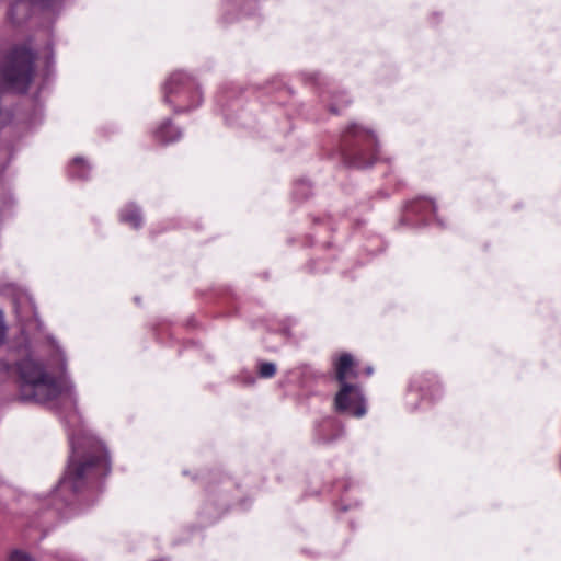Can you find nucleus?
Here are the masks:
<instances>
[{"label": "nucleus", "mask_w": 561, "mask_h": 561, "mask_svg": "<svg viewBox=\"0 0 561 561\" xmlns=\"http://www.w3.org/2000/svg\"><path fill=\"white\" fill-rule=\"evenodd\" d=\"M343 106H346L350 104V99H347L345 95H342V100H341Z\"/></svg>", "instance_id": "6ab92c4d"}, {"label": "nucleus", "mask_w": 561, "mask_h": 561, "mask_svg": "<svg viewBox=\"0 0 561 561\" xmlns=\"http://www.w3.org/2000/svg\"><path fill=\"white\" fill-rule=\"evenodd\" d=\"M182 131L172 125L171 119H165L154 131V138L161 144H171L179 140Z\"/></svg>", "instance_id": "9d476101"}, {"label": "nucleus", "mask_w": 561, "mask_h": 561, "mask_svg": "<svg viewBox=\"0 0 561 561\" xmlns=\"http://www.w3.org/2000/svg\"><path fill=\"white\" fill-rule=\"evenodd\" d=\"M339 154L344 165L350 168H368L377 159L378 141L373 131L352 124L342 135Z\"/></svg>", "instance_id": "f03ea898"}, {"label": "nucleus", "mask_w": 561, "mask_h": 561, "mask_svg": "<svg viewBox=\"0 0 561 561\" xmlns=\"http://www.w3.org/2000/svg\"><path fill=\"white\" fill-rule=\"evenodd\" d=\"M121 221L130 225L134 229H139L142 225L140 208L135 204H128L121 210Z\"/></svg>", "instance_id": "9b49d317"}, {"label": "nucleus", "mask_w": 561, "mask_h": 561, "mask_svg": "<svg viewBox=\"0 0 561 561\" xmlns=\"http://www.w3.org/2000/svg\"><path fill=\"white\" fill-rule=\"evenodd\" d=\"M37 8L42 10H53L55 0H31Z\"/></svg>", "instance_id": "dca6fc26"}, {"label": "nucleus", "mask_w": 561, "mask_h": 561, "mask_svg": "<svg viewBox=\"0 0 561 561\" xmlns=\"http://www.w3.org/2000/svg\"><path fill=\"white\" fill-rule=\"evenodd\" d=\"M276 374V365L271 362H261L259 364V375L262 378H272Z\"/></svg>", "instance_id": "4468645a"}, {"label": "nucleus", "mask_w": 561, "mask_h": 561, "mask_svg": "<svg viewBox=\"0 0 561 561\" xmlns=\"http://www.w3.org/2000/svg\"><path fill=\"white\" fill-rule=\"evenodd\" d=\"M365 371H366L367 376H370L373 374V367H370V366L367 367Z\"/></svg>", "instance_id": "412c9836"}, {"label": "nucleus", "mask_w": 561, "mask_h": 561, "mask_svg": "<svg viewBox=\"0 0 561 561\" xmlns=\"http://www.w3.org/2000/svg\"><path fill=\"white\" fill-rule=\"evenodd\" d=\"M310 80H312L313 82H318V75H311Z\"/></svg>", "instance_id": "aec40b11"}, {"label": "nucleus", "mask_w": 561, "mask_h": 561, "mask_svg": "<svg viewBox=\"0 0 561 561\" xmlns=\"http://www.w3.org/2000/svg\"><path fill=\"white\" fill-rule=\"evenodd\" d=\"M19 399L42 404L54 411L71 430L70 455L55 490L45 500L41 515L46 523L69 518L81 510L83 493L96 486L111 471L105 446L81 433V415L71 381L50 375L44 365L27 356L16 362Z\"/></svg>", "instance_id": "f257e3e1"}, {"label": "nucleus", "mask_w": 561, "mask_h": 561, "mask_svg": "<svg viewBox=\"0 0 561 561\" xmlns=\"http://www.w3.org/2000/svg\"><path fill=\"white\" fill-rule=\"evenodd\" d=\"M348 377H357V373L354 369V358L351 354L344 353L340 356L335 363V378L340 383V390L337 391V403L342 405L344 397L352 390V383L346 380Z\"/></svg>", "instance_id": "423d86ee"}, {"label": "nucleus", "mask_w": 561, "mask_h": 561, "mask_svg": "<svg viewBox=\"0 0 561 561\" xmlns=\"http://www.w3.org/2000/svg\"><path fill=\"white\" fill-rule=\"evenodd\" d=\"M9 561H35L28 553L22 550H14L9 557Z\"/></svg>", "instance_id": "2eb2a0df"}, {"label": "nucleus", "mask_w": 561, "mask_h": 561, "mask_svg": "<svg viewBox=\"0 0 561 561\" xmlns=\"http://www.w3.org/2000/svg\"><path fill=\"white\" fill-rule=\"evenodd\" d=\"M35 7L31 0H15L9 8L8 16L13 24L21 25L32 16Z\"/></svg>", "instance_id": "1a4fd4ad"}, {"label": "nucleus", "mask_w": 561, "mask_h": 561, "mask_svg": "<svg viewBox=\"0 0 561 561\" xmlns=\"http://www.w3.org/2000/svg\"><path fill=\"white\" fill-rule=\"evenodd\" d=\"M312 194L311 184L306 180H299L295 183L293 190L294 198L306 201Z\"/></svg>", "instance_id": "ddd939ff"}, {"label": "nucleus", "mask_w": 561, "mask_h": 561, "mask_svg": "<svg viewBox=\"0 0 561 561\" xmlns=\"http://www.w3.org/2000/svg\"><path fill=\"white\" fill-rule=\"evenodd\" d=\"M436 205L433 201L419 197L411 201L402 215L401 222L410 226L425 225L432 215H435Z\"/></svg>", "instance_id": "39448f33"}, {"label": "nucleus", "mask_w": 561, "mask_h": 561, "mask_svg": "<svg viewBox=\"0 0 561 561\" xmlns=\"http://www.w3.org/2000/svg\"><path fill=\"white\" fill-rule=\"evenodd\" d=\"M334 407L339 413H348L356 417H362L366 413V403L362 389L357 385H352V390L344 397L342 405L337 403V393L334 398Z\"/></svg>", "instance_id": "0eeeda50"}, {"label": "nucleus", "mask_w": 561, "mask_h": 561, "mask_svg": "<svg viewBox=\"0 0 561 561\" xmlns=\"http://www.w3.org/2000/svg\"><path fill=\"white\" fill-rule=\"evenodd\" d=\"M5 331H7V327L4 324V317H3V313L2 311H0V345L3 343L4 341V337H5Z\"/></svg>", "instance_id": "f3484780"}, {"label": "nucleus", "mask_w": 561, "mask_h": 561, "mask_svg": "<svg viewBox=\"0 0 561 561\" xmlns=\"http://www.w3.org/2000/svg\"><path fill=\"white\" fill-rule=\"evenodd\" d=\"M68 173L71 178L79 180H87L90 173V167L85 163V161L77 157L72 160L71 164L68 168Z\"/></svg>", "instance_id": "f8f14e48"}, {"label": "nucleus", "mask_w": 561, "mask_h": 561, "mask_svg": "<svg viewBox=\"0 0 561 561\" xmlns=\"http://www.w3.org/2000/svg\"><path fill=\"white\" fill-rule=\"evenodd\" d=\"M163 102L173 107L174 113H184L197 107L202 92L195 79L182 71L173 72L163 88Z\"/></svg>", "instance_id": "20e7f679"}, {"label": "nucleus", "mask_w": 561, "mask_h": 561, "mask_svg": "<svg viewBox=\"0 0 561 561\" xmlns=\"http://www.w3.org/2000/svg\"><path fill=\"white\" fill-rule=\"evenodd\" d=\"M36 56L25 45H15L5 55L0 69L2 88L26 93L34 76Z\"/></svg>", "instance_id": "7ed1b4c3"}, {"label": "nucleus", "mask_w": 561, "mask_h": 561, "mask_svg": "<svg viewBox=\"0 0 561 561\" xmlns=\"http://www.w3.org/2000/svg\"><path fill=\"white\" fill-rule=\"evenodd\" d=\"M329 110L331 113L333 114H339L340 113V105H339V102L337 100H334L330 106H329Z\"/></svg>", "instance_id": "a211bd4d"}, {"label": "nucleus", "mask_w": 561, "mask_h": 561, "mask_svg": "<svg viewBox=\"0 0 561 561\" xmlns=\"http://www.w3.org/2000/svg\"><path fill=\"white\" fill-rule=\"evenodd\" d=\"M344 433L343 426L334 419H323L317 424L316 439L322 444H329L341 437Z\"/></svg>", "instance_id": "6e6552de"}, {"label": "nucleus", "mask_w": 561, "mask_h": 561, "mask_svg": "<svg viewBox=\"0 0 561 561\" xmlns=\"http://www.w3.org/2000/svg\"><path fill=\"white\" fill-rule=\"evenodd\" d=\"M239 2V0H233L232 3L233 4H237Z\"/></svg>", "instance_id": "5701e85b"}, {"label": "nucleus", "mask_w": 561, "mask_h": 561, "mask_svg": "<svg viewBox=\"0 0 561 561\" xmlns=\"http://www.w3.org/2000/svg\"><path fill=\"white\" fill-rule=\"evenodd\" d=\"M224 20H226L227 22H231L232 20H228L227 16H224Z\"/></svg>", "instance_id": "4be33fe9"}]
</instances>
